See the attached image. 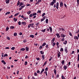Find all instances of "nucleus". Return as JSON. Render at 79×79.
I'll list each match as a JSON object with an SVG mask.
<instances>
[{
    "instance_id": "1",
    "label": "nucleus",
    "mask_w": 79,
    "mask_h": 79,
    "mask_svg": "<svg viewBox=\"0 0 79 79\" xmlns=\"http://www.w3.org/2000/svg\"><path fill=\"white\" fill-rule=\"evenodd\" d=\"M34 23H32V24H29L28 25V28H30V26L31 27H34Z\"/></svg>"
},
{
    "instance_id": "2",
    "label": "nucleus",
    "mask_w": 79,
    "mask_h": 79,
    "mask_svg": "<svg viewBox=\"0 0 79 79\" xmlns=\"http://www.w3.org/2000/svg\"><path fill=\"white\" fill-rule=\"evenodd\" d=\"M55 67L56 68L54 69L53 71L55 74L56 75V68L57 67V66H55Z\"/></svg>"
},
{
    "instance_id": "3",
    "label": "nucleus",
    "mask_w": 79,
    "mask_h": 79,
    "mask_svg": "<svg viewBox=\"0 0 79 79\" xmlns=\"http://www.w3.org/2000/svg\"><path fill=\"white\" fill-rule=\"evenodd\" d=\"M58 7H59V3L57 2L56 3V8L57 10H58Z\"/></svg>"
},
{
    "instance_id": "4",
    "label": "nucleus",
    "mask_w": 79,
    "mask_h": 79,
    "mask_svg": "<svg viewBox=\"0 0 79 79\" xmlns=\"http://www.w3.org/2000/svg\"><path fill=\"white\" fill-rule=\"evenodd\" d=\"M63 6V3L62 2H61L60 3V7H62Z\"/></svg>"
},
{
    "instance_id": "5",
    "label": "nucleus",
    "mask_w": 79,
    "mask_h": 79,
    "mask_svg": "<svg viewBox=\"0 0 79 79\" xmlns=\"http://www.w3.org/2000/svg\"><path fill=\"white\" fill-rule=\"evenodd\" d=\"M42 2V0H38V2L36 3L35 5H37V4H39L40 2Z\"/></svg>"
},
{
    "instance_id": "6",
    "label": "nucleus",
    "mask_w": 79,
    "mask_h": 79,
    "mask_svg": "<svg viewBox=\"0 0 79 79\" xmlns=\"http://www.w3.org/2000/svg\"><path fill=\"white\" fill-rule=\"evenodd\" d=\"M61 37H63V38H64V37H66V35H64L63 33L61 34Z\"/></svg>"
},
{
    "instance_id": "7",
    "label": "nucleus",
    "mask_w": 79,
    "mask_h": 79,
    "mask_svg": "<svg viewBox=\"0 0 79 79\" xmlns=\"http://www.w3.org/2000/svg\"><path fill=\"white\" fill-rule=\"evenodd\" d=\"M56 35L58 38H60L61 37V36L60 35L59 33H56Z\"/></svg>"
},
{
    "instance_id": "8",
    "label": "nucleus",
    "mask_w": 79,
    "mask_h": 79,
    "mask_svg": "<svg viewBox=\"0 0 79 79\" xmlns=\"http://www.w3.org/2000/svg\"><path fill=\"white\" fill-rule=\"evenodd\" d=\"M55 38H54L52 39V40H51V44H53V43L54 42V41H55Z\"/></svg>"
},
{
    "instance_id": "9",
    "label": "nucleus",
    "mask_w": 79,
    "mask_h": 79,
    "mask_svg": "<svg viewBox=\"0 0 79 79\" xmlns=\"http://www.w3.org/2000/svg\"><path fill=\"white\" fill-rule=\"evenodd\" d=\"M49 29L50 30V32L52 33V27H49Z\"/></svg>"
},
{
    "instance_id": "10",
    "label": "nucleus",
    "mask_w": 79,
    "mask_h": 79,
    "mask_svg": "<svg viewBox=\"0 0 79 79\" xmlns=\"http://www.w3.org/2000/svg\"><path fill=\"white\" fill-rule=\"evenodd\" d=\"M44 71H45V69H42L41 72L40 73V74H42V73H43Z\"/></svg>"
},
{
    "instance_id": "11",
    "label": "nucleus",
    "mask_w": 79,
    "mask_h": 79,
    "mask_svg": "<svg viewBox=\"0 0 79 79\" xmlns=\"http://www.w3.org/2000/svg\"><path fill=\"white\" fill-rule=\"evenodd\" d=\"M42 58L43 59V60H44L45 59V55H43L41 56Z\"/></svg>"
},
{
    "instance_id": "12",
    "label": "nucleus",
    "mask_w": 79,
    "mask_h": 79,
    "mask_svg": "<svg viewBox=\"0 0 79 79\" xmlns=\"http://www.w3.org/2000/svg\"><path fill=\"white\" fill-rule=\"evenodd\" d=\"M54 5V2H52L50 4V5L51 6H53Z\"/></svg>"
},
{
    "instance_id": "13",
    "label": "nucleus",
    "mask_w": 79,
    "mask_h": 79,
    "mask_svg": "<svg viewBox=\"0 0 79 79\" xmlns=\"http://www.w3.org/2000/svg\"><path fill=\"white\" fill-rule=\"evenodd\" d=\"M74 39H77V40H78V39H79V38H78V37H77V36H75L74 37Z\"/></svg>"
},
{
    "instance_id": "14",
    "label": "nucleus",
    "mask_w": 79,
    "mask_h": 79,
    "mask_svg": "<svg viewBox=\"0 0 79 79\" xmlns=\"http://www.w3.org/2000/svg\"><path fill=\"white\" fill-rule=\"evenodd\" d=\"M60 54H61V52H59L57 54L58 57H60Z\"/></svg>"
},
{
    "instance_id": "15",
    "label": "nucleus",
    "mask_w": 79,
    "mask_h": 79,
    "mask_svg": "<svg viewBox=\"0 0 79 79\" xmlns=\"http://www.w3.org/2000/svg\"><path fill=\"white\" fill-rule=\"evenodd\" d=\"M67 50H68V49L67 48H65L64 49V51L66 53H67Z\"/></svg>"
},
{
    "instance_id": "16",
    "label": "nucleus",
    "mask_w": 79,
    "mask_h": 79,
    "mask_svg": "<svg viewBox=\"0 0 79 79\" xmlns=\"http://www.w3.org/2000/svg\"><path fill=\"white\" fill-rule=\"evenodd\" d=\"M6 3H10V0H6Z\"/></svg>"
},
{
    "instance_id": "17",
    "label": "nucleus",
    "mask_w": 79,
    "mask_h": 79,
    "mask_svg": "<svg viewBox=\"0 0 79 79\" xmlns=\"http://www.w3.org/2000/svg\"><path fill=\"white\" fill-rule=\"evenodd\" d=\"M31 11L30 10L27 12V13L28 15H30V14H31Z\"/></svg>"
},
{
    "instance_id": "18",
    "label": "nucleus",
    "mask_w": 79,
    "mask_h": 79,
    "mask_svg": "<svg viewBox=\"0 0 79 79\" xmlns=\"http://www.w3.org/2000/svg\"><path fill=\"white\" fill-rule=\"evenodd\" d=\"M64 44V45H66V44H67V41H65L64 42H63Z\"/></svg>"
},
{
    "instance_id": "19",
    "label": "nucleus",
    "mask_w": 79,
    "mask_h": 79,
    "mask_svg": "<svg viewBox=\"0 0 79 79\" xmlns=\"http://www.w3.org/2000/svg\"><path fill=\"white\" fill-rule=\"evenodd\" d=\"M25 50V48H22L20 49V51H22L23 52V51H24Z\"/></svg>"
},
{
    "instance_id": "20",
    "label": "nucleus",
    "mask_w": 79,
    "mask_h": 79,
    "mask_svg": "<svg viewBox=\"0 0 79 79\" xmlns=\"http://www.w3.org/2000/svg\"><path fill=\"white\" fill-rule=\"evenodd\" d=\"M64 69L66 70V69H67V66H64Z\"/></svg>"
},
{
    "instance_id": "21",
    "label": "nucleus",
    "mask_w": 79,
    "mask_h": 79,
    "mask_svg": "<svg viewBox=\"0 0 79 79\" xmlns=\"http://www.w3.org/2000/svg\"><path fill=\"white\" fill-rule=\"evenodd\" d=\"M21 23L23 24V25H26V23L25 22H22Z\"/></svg>"
},
{
    "instance_id": "22",
    "label": "nucleus",
    "mask_w": 79,
    "mask_h": 79,
    "mask_svg": "<svg viewBox=\"0 0 79 79\" xmlns=\"http://www.w3.org/2000/svg\"><path fill=\"white\" fill-rule=\"evenodd\" d=\"M61 63L62 64H64V60H63L62 61Z\"/></svg>"
},
{
    "instance_id": "23",
    "label": "nucleus",
    "mask_w": 79,
    "mask_h": 79,
    "mask_svg": "<svg viewBox=\"0 0 79 79\" xmlns=\"http://www.w3.org/2000/svg\"><path fill=\"white\" fill-rule=\"evenodd\" d=\"M25 48L26 49V51H28V50H29V47H26Z\"/></svg>"
},
{
    "instance_id": "24",
    "label": "nucleus",
    "mask_w": 79,
    "mask_h": 79,
    "mask_svg": "<svg viewBox=\"0 0 79 79\" xmlns=\"http://www.w3.org/2000/svg\"><path fill=\"white\" fill-rule=\"evenodd\" d=\"M19 14V13H18L15 15V16H18V15Z\"/></svg>"
},
{
    "instance_id": "25",
    "label": "nucleus",
    "mask_w": 79,
    "mask_h": 79,
    "mask_svg": "<svg viewBox=\"0 0 79 79\" xmlns=\"http://www.w3.org/2000/svg\"><path fill=\"white\" fill-rule=\"evenodd\" d=\"M47 61L44 62V65H43V66H45V65H46V64H47Z\"/></svg>"
},
{
    "instance_id": "26",
    "label": "nucleus",
    "mask_w": 79,
    "mask_h": 79,
    "mask_svg": "<svg viewBox=\"0 0 79 79\" xmlns=\"http://www.w3.org/2000/svg\"><path fill=\"white\" fill-rule=\"evenodd\" d=\"M13 19H14V21H15V22L17 21V19H15V18H14Z\"/></svg>"
},
{
    "instance_id": "27",
    "label": "nucleus",
    "mask_w": 79,
    "mask_h": 79,
    "mask_svg": "<svg viewBox=\"0 0 79 79\" xmlns=\"http://www.w3.org/2000/svg\"><path fill=\"white\" fill-rule=\"evenodd\" d=\"M48 19H47L46 20V23H47V24H48Z\"/></svg>"
},
{
    "instance_id": "28",
    "label": "nucleus",
    "mask_w": 79,
    "mask_h": 79,
    "mask_svg": "<svg viewBox=\"0 0 79 79\" xmlns=\"http://www.w3.org/2000/svg\"><path fill=\"white\" fill-rule=\"evenodd\" d=\"M61 77L62 78V79H66V78H65V77H64V76H63V75H62L61 76Z\"/></svg>"
},
{
    "instance_id": "29",
    "label": "nucleus",
    "mask_w": 79,
    "mask_h": 79,
    "mask_svg": "<svg viewBox=\"0 0 79 79\" xmlns=\"http://www.w3.org/2000/svg\"><path fill=\"white\" fill-rule=\"evenodd\" d=\"M9 14H10V12H8L6 13V15H9Z\"/></svg>"
},
{
    "instance_id": "30",
    "label": "nucleus",
    "mask_w": 79,
    "mask_h": 79,
    "mask_svg": "<svg viewBox=\"0 0 79 79\" xmlns=\"http://www.w3.org/2000/svg\"><path fill=\"white\" fill-rule=\"evenodd\" d=\"M45 45H46V43H44L42 45V47H44V46H45Z\"/></svg>"
},
{
    "instance_id": "31",
    "label": "nucleus",
    "mask_w": 79,
    "mask_h": 79,
    "mask_svg": "<svg viewBox=\"0 0 79 79\" xmlns=\"http://www.w3.org/2000/svg\"><path fill=\"white\" fill-rule=\"evenodd\" d=\"M45 31H46V29H44V30H42L41 31H43V32H45Z\"/></svg>"
},
{
    "instance_id": "32",
    "label": "nucleus",
    "mask_w": 79,
    "mask_h": 79,
    "mask_svg": "<svg viewBox=\"0 0 79 79\" xmlns=\"http://www.w3.org/2000/svg\"><path fill=\"white\" fill-rule=\"evenodd\" d=\"M11 29H15V27L13 26H12L10 27Z\"/></svg>"
},
{
    "instance_id": "33",
    "label": "nucleus",
    "mask_w": 79,
    "mask_h": 79,
    "mask_svg": "<svg viewBox=\"0 0 79 79\" xmlns=\"http://www.w3.org/2000/svg\"><path fill=\"white\" fill-rule=\"evenodd\" d=\"M33 16H35L36 15H37V14L36 13H34L33 14Z\"/></svg>"
},
{
    "instance_id": "34",
    "label": "nucleus",
    "mask_w": 79,
    "mask_h": 79,
    "mask_svg": "<svg viewBox=\"0 0 79 79\" xmlns=\"http://www.w3.org/2000/svg\"><path fill=\"white\" fill-rule=\"evenodd\" d=\"M55 45H56V43H53L52 44V46L54 47V46H55Z\"/></svg>"
},
{
    "instance_id": "35",
    "label": "nucleus",
    "mask_w": 79,
    "mask_h": 79,
    "mask_svg": "<svg viewBox=\"0 0 79 79\" xmlns=\"http://www.w3.org/2000/svg\"><path fill=\"white\" fill-rule=\"evenodd\" d=\"M15 47H13L11 49V50H15Z\"/></svg>"
},
{
    "instance_id": "36",
    "label": "nucleus",
    "mask_w": 79,
    "mask_h": 79,
    "mask_svg": "<svg viewBox=\"0 0 79 79\" xmlns=\"http://www.w3.org/2000/svg\"><path fill=\"white\" fill-rule=\"evenodd\" d=\"M61 41L62 42H64V38H62L61 39Z\"/></svg>"
},
{
    "instance_id": "37",
    "label": "nucleus",
    "mask_w": 79,
    "mask_h": 79,
    "mask_svg": "<svg viewBox=\"0 0 79 79\" xmlns=\"http://www.w3.org/2000/svg\"><path fill=\"white\" fill-rule=\"evenodd\" d=\"M27 62L25 61V65L26 66V65H27Z\"/></svg>"
},
{
    "instance_id": "38",
    "label": "nucleus",
    "mask_w": 79,
    "mask_h": 79,
    "mask_svg": "<svg viewBox=\"0 0 79 79\" xmlns=\"http://www.w3.org/2000/svg\"><path fill=\"white\" fill-rule=\"evenodd\" d=\"M18 23L19 24V25L20 26H21V22L20 21H19Z\"/></svg>"
},
{
    "instance_id": "39",
    "label": "nucleus",
    "mask_w": 79,
    "mask_h": 79,
    "mask_svg": "<svg viewBox=\"0 0 79 79\" xmlns=\"http://www.w3.org/2000/svg\"><path fill=\"white\" fill-rule=\"evenodd\" d=\"M30 37H31L32 38H33L34 37V35H31L30 36Z\"/></svg>"
},
{
    "instance_id": "40",
    "label": "nucleus",
    "mask_w": 79,
    "mask_h": 79,
    "mask_svg": "<svg viewBox=\"0 0 79 79\" xmlns=\"http://www.w3.org/2000/svg\"><path fill=\"white\" fill-rule=\"evenodd\" d=\"M4 56V57H5V56H8V54H5Z\"/></svg>"
},
{
    "instance_id": "41",
    "label": "nucleus",
    "mask_w": 79,
    "mask_h": 79,
    "mask_svg": "<svg viewBox=\"0 0 79 79\" xmlns=\"http://www.w3.org/2000/svg\"><path fill=\"white\" fill-rule=\"evenodd\" d=\"M14 36H16V35H17V33H14Z\"/></svg>"
},
{
    "instance_id": "42",
    "label": "nucleus",
    "mask_w": 79,
    "mask_h": 79,
    "mask_svg": "<svg viewBox=\"0 0 79 79\" xmlns=\"http://www.w3.org/2000/svg\"><path fill=\"white\" fill-rule=\"evenodd\" d=\"M6 38L7 39H8V40H10V37L8 36H7Z\"/></svg>"
},
{
    "instance_id": "43",
    "label": "nucleus",
    "mask_w": 79,
    "mask_h": 79,
    "mask_svg": "<svg viewBox=\"0 0 79 79\" xmlns=\"http://www.w3.org/2000/svg\"><path fill=\"white\" fill-rule=\"evenodd\" d=\"M69 34L70 35V36H73V35H72V33H71V32H70L69 33Z\"/></svg>"
},
{
    "instance_id": "44",
    "label": "nucleus",
    "mask_w": 79,
    "mask_h": 79,
    "mask_svg": "<svg viewBox=\"0 0 79 79\" xmlns=\"http://www.w3.org/2000/svg\"><path fill=\"white\" fill-rule=\"evenodd\" d=\"M63 48H61L60 50V52H63Z\"/></svg>"
},
{
    "instance_id": "45",
    "label": "nucleus",
    "mask_w": 79,
    "mask_h": 79,
    "mask_svg": "<svg viewBox=\"0 0 79 79\" xmlns=\"http://www.w3.org/2000/svg\"><path fill=\"white\" fill-rule=\"evenodd\" d=\"M20 5L21 6V5H24V3L23 2H22L20 4Z\"/></svg>"
},
{
    "instance_id": "46",
    "label": "nucleus",
    "mask_w": 79,
    "mask_h": 79,
    "mask_svg": "<svg viewBox=\"0 0 79 79\" xmlns=\"http://www.w3.org/2000/svg\"><path fill=\"white\" fill-rule=\"evenodd\" d=\"M34 74L35 76H37V74L36 73H35Z\"/></svg>"
},
{
    "instance_id": "47",
    "label": "nucleus",
    "mask_w": 79,
    "mask_h": 79,
    "mask_svg": "<svg viewBox=\"0 0 79 79\" xmlns=\"http://www.w3.org/2000/svg\"><path fill=\"white\" fill-rule=\"evenodd\" d=\"M33 15V14H30V15H29V17H32Z\"/></svg>"
},
{
    "instance_id": "48",
    "label": "nucleus",
    "mask_w": 79,
    "mask_h": 79,
    "mask_svg": "<svg viewBox=\"0 0 79 79\" xmlns=\"http://www.w3.org/2000/svg\"><path fill=\"white\" fill-rule=\"evenodd\" d=\"M46 48H48V44L46 46Z\"/></svg>"
},
{
    "instance_id": "49",
    "label": "nucleus",
    "mask_w": 79,
    "mask_h": 79,
    "mask_svg": "<svg viewBox=\"0 0 79 79\" xmlns=\"http://www.w3.org/2000/svg\"><path fill=\"white\" fill-rule=\"evenodd\" d=\"M9 29V28H8V27H7L6 28V31H8V30Z\"/></svg>"
},
{
    "instance_id": "50",
    "label": "nucleus",
    "mask_w": 79,
    "mask_h": 79,
    "mask_svg": "<svg viewBox=\"0 0 79 79\" xmlns=\"http://www.w3.org/2000/svg\"><path fill=\"white\" fill-rule=\"evenodd\" d=\"M45 13H44L42 15V17H44V16H45Z\"/></svg>"
},
{
    "instance_id": "51",
    "label": "nucleus",
    "mask_w": 79,
    "mask_h": 79,
    "mask_svg": "<svg viewBox=\"0 0 79 79\" xmlns=\"http://www.w3.org/2000/svg\"><path fill=\"white\" fill-rule=\"evenodd\" d=\"M44 73L46 74V75L47 76V71H46Z\"/></svg>"
},
{
    "instance_id": "52",
    "label": "nucleus",
    "mask_w": 79,
    "mask_h": 79,
    "mask_svg": "<svg viewBox=\"0 0 79 79\" xmlns=\"http://www.w3.org/2000/svg\"><path fill=\"white\" fill-rule=\"evenodd\" d=\"M77 3L78 5L79 4V0H77Z\"/></svg>"
},
{
    "instance_id": "53",
    "label": "nucleus",
    "mask_w": 79,
    "mask_h": 79,
    "mask_svg": "<svg viewBox=\"0 0 79 79\" xmlns=\"http://www.w3.org/2000/svg\"><path fill=\"white\" fill-rule=\"evenodd\" d=\"M40 52V53L41 54H44V52H43V51H41Z\"/></svg>"
},
{
    "instance_id": "54",
    "label": "nucleus",
    "mask_w": 79,
    "mask_h": 79,
    "mask_svg": "<svg viewBox=\"0 0 79 79\" xmlns=\"http://www.w3.org/2000/svg\"><path fill=\"white\" fill-rule=\"evenodd\" d=\"M9 18H13V15H11L9 17Z\"/></svg>"
},
{
    "instance_id": "55",
    "label": "nucleus",
    "mask_w": 79,
    "mask_h": 79,
    "mask_svg": "<svg viewBox=\"0 0 79 79\" xmlns=\"http://www.w3.org/2000/svg\"><path fill=\"white\" fill-rule=\"evenodd\" d=\"M45 71H48V67H47V68H46V69H45Z\"/></svg>"
},
{
    "instance_id": "56",
    "label": "nucleus",
    "mask_w": 79,
    "mask_h": 79,
    "mask_svg": "<svg viewBox=\"0 0 79 79\" xmlns=\"http://www.w3.org/2000/svg\"><path fill=\"white\" fill-rule=\"evenodd\" d=\"M70 64H71V62H69L68 64H69L68 65L69 66V65H70Z\"/></svg>"
},
{
    "instance_id": "57",
    "label": "nucleus",
    "mask_w": 79,
    "mask_h": 79,
    "mask_svg": "<svg viewBox=\"0 0 79 79\" xmlns=\"http://www.w3.org/2000/svg\"><path fill=\"white\" fill-rule=\"evenodd\" d=\"M56 44L57 46H58L59 45V43L58 42H57Z\"/></svg>"
},
{
    "instance_id": "58",
    "label": "nucleus",
    "mask_w": 79,
    "mask_h": 79,
    "mask_svg": "<svg viewBox=\"0 0 79 79\" xmlns=\"http://www.w3.org/2000/svg\"><path fill=\"white\" fill-rule=\"evenodd\" d=\"M53 2H54L55 3H56V0H53L52 1Z\"/></svg>"
},
{
    "instance_id": "59",
    "label": "nucleus",
    "mask_w": 79,
    "mask_h": 79,
    "mask_svg": "<svg viewBox=\"0 0 79 79\" xmlns=\"http://www.w3.org/2000/svg\"><path fill=\"white\" fill-rule=\"evenodd\" d=\"M42 46H40V49H42Z\"/></svg>"
},
{
    "instance_id": "60",
    "label": "nucleus",
    "mask_w": 79,
    "mask_h": 79,
    "mask_svg": "<svg viewBox=\"0 0 79 79\" xmlns=\"http://www.w3.org/2000/svg\"><path fill=\"white\" fill-rule=\"evenodd\" d=\"M44 20V19H41V22H42V21H43Z\"/></svg>"
},
{
    "instance_id": "61",
    "label": "nucleus",
    "mask_w": 79,
    "mask_h": 79,
    "mask_svg": "<svg viewBox=\"0 0 79 79\" xmlns=\"http://www.w3.org/2000/svg\"><path fill=\"white\" fill-rule=\"evenodd\" d=\"M37 73H40V71H39V70H37Z\"/></svg>"
},
{
    "instance_id": "62",
    "label": "nucleus",
    "mask_w": 79,
    "mask_h": 79,
    "mask_svg": "<svg viewBox=\"0 0 79 79\" xmlns=\"http://www.w3.org/2000/svg\"><path fill=\"white\" fill-rule=\"evenodd\" d=\"M23 42L24 43H26V40H24L23 41Z\"/></svg>"
},
{
    "instance_id": "63",
    "label": "nucleus",
    "mask_w": 79,
    "mask_h": 79,
    "mask_svg": "<svg viewBox=\"0 0 79 79\" xmlns=\"http://www.w3.org/2000/svg\"><path fill=\"white\" fill-rule=\"evenodd\" d=\"M36 60H38L39 61L40 60V58H36Z\"/></svg>"
},
{
    "instance_id": "64",
    "label": "nucleus",
    "mask_w": 79,
    "mask_h": 79,
    "mask_svg": "<svg viewBox=\"0 0 79 79\" xmlns=\"http://www.w3.org/2000/svg\"><path fill=\"white\" fill-rule=\"evenodd\" d=\"M32 79H37V78H34V77H32Z\"/></svg>"
}]
</instances>
